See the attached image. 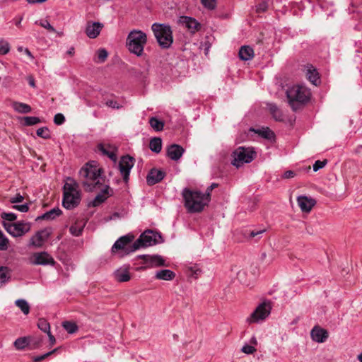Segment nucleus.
I'll list each match as a JSON object with an SVG mask.
<instances>
[{"label":"nucleus","mask_w":362,"mask_h":362,"mask_svg":"<svg viewBox=\"0 0 362 362\" xmlns=\"http://www.w3.org/2000/svg\"><path fill=\"white\" fill-rule=\"evenodd\" d=\"M182 195L185 201V206L189 213H199L208 204L204 194L199 191H193L189 188L183 189Z\"/></svg>","instance_id":"obj_1"},{"label":"nucleus","mask_w":362,"mask_h":362,"mask_svg":"<svg viewBox=\"0 0 362 362\" xmlns=\"http://www.w3.org/2000/svg\"><path fill=\"white\" fill-rule=\"evenodd\" d=\"M288 104L293 111H297L310 100V92L301 86H293L286 90Z\"/></svg>","instance_id":"obj_2"},{"label":"nucleus","mask_w":362,"mask_h":362,"mask_svg":"<svg viewBox=\"0 0 362 362\" xmlns=\"http://www.w3.org/2000/svg\"><path fill=\"white\" fill-rule=\"evenodd\" d=\"M146 42L147 35L144 32L140 30H133L127 35L126 47L131 53L141 57L144 54Z\"/></svg>","instance_id":"obj_3"},{"label":"nucleus","mask_w":362,"mask_h":362,"mask_svg":"<svg viewBox=\"0 0 362 362\" xmlns=\"http://www.w3.org/2000/svg\"><path fill=\"white\" fill-rule=\"evenodd\" d=\"M103 172L101 168H98L96 166L86 163L79 171V175L86 179L83 181L82 184L85 187V190L87 192L93 191L98 185H101L99 180H97Z\"/></svg>","instance_id":"obj_4"},{"label":"nucleus","mask_w":362,"mask_h":362,"mask_svg":"<svg viewBox=\"0 0 362 362\" xmlns=\"http://www.w3.org/2000/svg\"><path fill=\"white\" fill-rule=\"evenodd\" d=\"M151 30L159 45L163 49H168L173 42V30L170 25L154 23Z\"/></svg>","instance_id":"obj_5"},{"label":"nucleus","mask_w":362,"mask_h":362,"mask_svg":"<svg viewBox=\"0 0 362 362\" xmlns=\"http://www.w3.org/2000/svg\"><path fill=\"white\" fill-rule=\"evenodd\" d=\"M163 242L164 240L160 233L146 230L134 242L129 252H134L141 247H147Z\"/></svg>","instance_id":"obj_6"},{"label":"nucleus","mask_w":362,"mask_h":362,"mask_svg":"<svg viewBox=\"0 0 362 362\" xmlns=\"http://www.w3.org/2000/svg\"><path fill=\"white\" fill-rule=\"evenodd\" d=\"M255 156L256 152L253 148L240 146L233 152L231 163L233 165L239 168L244 163H251Z\"/></svg>","instance_id":"obj_7"},{"label":"nucleus","mask_w":362,"mask_h":362,"mask_svg":"<svg viewBox=\"0 0 362 362\" xmlns=\"http://www.w3.org/2000/svg\"><path fill=\"white\" fill-rule=\"evenodd\" d=\"M5 230L13 237H21L30 230V224L24 221L16 223L3 222Z\"/></svg>","instance_id":"obj_8"},{"label":"nucleus","mask_w":362,"mask_h":362,"mask_svg":"<svg viewBox=\"0 0 362 362\" xmlns=\"http://www.w3.org/2000/svg\"><path fill=\"white\" fill-rule=\"evenodd\" d=\"M134 239V235L129 233L119 238L113 244L111 252L115 253L118 250H123L125 255H129L132 252H129L132 248V245H129Z\"/></svg>","instance_id":"obj_9"},{"label":"nucleus","mask_w":362,"mask_h":362,"mask_svg":"<svg viewBox=\"0 0 362 362\" xmlns=\"http://www.w3.org/2000/svg\"><path fill=\"white\" fill-rule=\"evenodd\" d=\"M271 311V306L269 303L264 302L259 305L257 308L252 312L247 321L250 323L257 322L260 320H264Z\"/></svg>","instance_id":"obj_10"},{"label":"nucleus","mask_w":362,"mask_h":362,"mask_svg":"<svg viewBox=\"0 0 362 362\" xmlns=\"http://www.w3.org/2000/svg\"><path fill=\"white\" fill-rule=\"evenodd\" d=\"M135 159L129 156L125 155L121 157L119 161V170L122 175L124 182H128L129 178L130 170L134 165Z\"/></svg>","instance_id":"obj_11"},{"label":"nucleus","mask_w":362,"mask_h":362,"mask_svg":"<svg viewBox=\"0 0 362 362\" xmlns=\"http://www.w3.org/2000/svg\"><path fill=\"white\" fill-rule=\"evenodd\" d=\"M137 258L143 260V263L146 264L144 267V269L168 266V264L165 263V260L163 257L159 255H139Z\"/></svg>","instance_id":"obj_12"},{"label":"nucleus","mask_w":362,"mask_h":362,"mask_svg":"<svg viewBox=\"0 0 362 362\" xmlns=\"http://www.w3.org/2000/svg\"><path fill=\"white\" fill-rule=\"evenodd\" d=\"M50 228H44L38 230L33 235L30 240L29 246L35 247H40L42 246L43 243L46 241L51 235Z\"/></svg>","instance_id":"obj_13"},{"label":"nucleus","mask_w":362,"mask_h":362,"mask_svg":"<svg viewBox=\"0 0 362 362\" xmlns=\"http://www.w3.org/2000/svg\"><path fill=\"white\" fill-rule=\"evenodd\" d=\"M81 202L79 191L71 193H64L62 205L66 209H72L78 206Z\"/></svg>","instance_id":"obj_14"},{"label":"nucleus","mask_w":362,"mask_h":362,"mask_svg":"<svg viewBox=\"0 0 362 362\" xmlns=\"http://www.w3.org/2000/svg\"><path fill=\"white\" fill-rule=\"evenodd\" d=\"M165 175V172L162 170H158L157 168L151 169L146 176L147 185L152 186L159 183L164 179Z\"/></svg>","instance_id":"obj_15"},{"label":"nucleus","mask_w":362,"mask_h":362,"mask_svg":"<svg viewBox=\"0 0 362 362\" xmlns=\"http://www.w3.org/2000/svg\"><path fill=\"white\" fill-rule=\"evenodd\" d=\"M179 22L192 33L198 31L201 28V24L192 17L182 16L180 18Z\"/></svg>","instance_id":"obj_16"},{"label":"nucleus","mask_w":362,"mask_h":362,"mask_svg":"<svg viewBox=\"0 0 362 362\" xmlns=\"http://www.w3.org/2000/svg\"><path fill=\"white\" fill-rule=\"evenodd\" d=\"M310 336L314 341L323 343L327 339L329 334L326 329L320 326H315L310 332Z\"/></svg>","instance_id":"obj_17"},{"label":"nucleus","mask_w":362,"mask_h":362,"mask_svg":"<svg viewBox=\"0 0 362 362\" xmlns=\"http://www.w3.org/2000/svg\"><path fill=\"white\" fill-rule=\"evenodd\" d=\"M35 259L33 261L34 264L37 265H54L55 261L52 256L46 252H41L34 254Z\"/></svg>","instance_id":"obj_18"},{"label":"nucleus","mask_w":362,"mask_h":362,"mask_svg":"<svg viewBox=\"0 0 362 362\" xmlns=\"http://www.w3.org/2000/svg\"><path fill=\"white\" fill-rule=\"evenodd\" d=\"M103 28V24L99 22L88 21L86 28V35L91 39L96 38Z\"/></svg>","instance_id":"obj_19"},{"label":"nucleus","mask_w":362,"mask_h":362,"mask_svg":"<svg viewBox=\"0 0 362 362\" xmlns=\"http://www.w3.org/2000/svg\"><path fill=\"white\" fill-rule=\"evenodd\" d=\"M185 149L180 145L171 144L167 148V156L173 160H178L183 155Z\"/></svg>","instance_id":"obj_20"},{"label":"nucleus","mask_w":362,"mask_h":362,"mask_svg":"<svg viewBox=\"0 0 362 362\" xmlns=\"http://www.w3.org/2000/svg\"><path fill=\"white\" fill-rule=\"evenodd\" d=\"M297 202L303 212H310L313 207L316 204L315 199L306 196H299L297 198Z\"/></svg>","instance_id":"obj_21"},{"label":"nucleus","mask_w":362,"mask_h":362,"mask_svg":"<svg viewBox=\"0 0 362 362\" xmlns=\"http://www.w3.org/2000/svg\"><path fill=\"white\" fill-rule=\"evenodd\" d=\"M109 190L110 187L108 185H106L104 189H102L101 192L99 193L95 199L88 204V206H98L102 203H103L107 198L108 197L109 194Z\"/></svg>","instance_id":"obj_22"},{"label":"nucleus","mask_w":362,"mask_h":362,"mask_svg":"<svg viewBox=\"0 0 362 362\" xmlns=\"http://www.w3.org/2000/svg\"><path fill=\"white\" fill-rule=\"evenodd\" d=\"M238 56L240 59L243 61L250 60L254 57V50L250 46H242L239 50Z\"/></svg>","instance_id":"obj_23"},{"label":"nucleus","mask_w":362,"mask_h":362,"mask_svg":"<svg viewBox=\"0 0 362 362\" xmlns=\"http://www.w3.org/2000/svg\"><path fill=\"white\" fill-rule=\"evenodd\" d=\"M267 107L272 117L278 122L284 121V115L282 111L278 107L275 103H268Z\"/></svg>","instance_id":"obj_24"},{"label":"nucleus","mask_w":362,"mask_h":362,"mask_svg":"<svg viewBox=\"0 0 362 362\" xmlns=\"http://www.w3.org/2000/svg\"><path fill=\"white\" fill-rule=\"evenodd\" d=\"M175 277V273L170 269H162L156 272L155 278L156 279L171 281Z\"/></svg>","instance_id":"obj_25"},{"label":"nucleus","mask_w":362,"mask_h":362,"mask_svg":"<svg viewBox=\"0 0 362 362\" xmlns=\"http://www.w3.org/2000/svg\"><path fill=\"white\" fill-rule=\"evenodd\" d=\"M112 148V147L110 145H108L107 148H106L103 144H99L98 145V149L103 155L107 156L110 160L116 162L117 157L115 151L110 150Z\"/></svg>","instance_id":"obj_26"},{"label":"nucleus","mask_w":362,"mask_h":362,"mask_svg":"<svg viewBox=\"0 0 362 362\" xmlns=\"http://www.w3.org/2000/svg\"><path fill=\"white\" fill-rule=\"evenodd\" d=\"M254 131L256 134H257L261 137L272 141L275 139V134L273 131H272L269 127H262L261 129H258L255 130L254 129H251Z\"/></svg>","instance_id":"obj_27"},{"label":"nucleus","mask_w":362,"mask_h":362,"mask_svg":"<svg viewBox=\"0 0 362 362\" xmlns=\"http://www.w3.org/2000/svg\"><path fill=\"white\" fill-rule=\"evenodd\" d=\"M11 106L16 112L22 114L30 113L32 111L31 107L24 103L14 101L12 103Z\"/></svg>","instance_id":"obj_28"},{"label":"nucleus","mask_w":362,"mask_h":362,"mask_svg":"<svg viewBox=\"0 0 362 362\" xmlns=\"http://www.w3.org/2000/svg\"><path fill=\"white\" fill-rule=\"evenodd\" d=\"M62 211L59 208L57 207V208H54V209L49 210V211H47L46 213L43 214L42 216H38L36 220H38V219L53 220L56 217H58L60 215H62Z\"/></svg>","instance_id":"obj_29"},{"label":"nucleus","mask_w":362,"mask_h":362,"mask_svg":"<svg viewBox=\"0 0 362 362\" xmlns=\"http://www.w3.org/2000/svg\"><path fill=\"white\" fill-rule=\"evenodd\" d=\"M306 75L309 81L313 84L316 86L320 82L319 74L312 65L308 66Z\"/></svg>","instance_id":"obj_30"},{"label":"nucleus","mask_w":362,"mask_h":362,"mask_svg":"<svg viewBox=\"0 0 362 362\" xmlns=\"http://www.w3.org/2000/svg\"><path fill=\"white\" fill-rule=\"evenodd\" d=\"M11 270L7 267H0V288L11 279Z\"/></svg>","instance_id":"obj_31"},{"label":"nucleus","mask_w":362,"mask_h":362,"mask_svg":"<svg viewBox=\"0 0 362 362\" xmlns=\"http://www.w3.org/2000/svg\"><path fill=\"white\" fill-rule=\"evenodd\" d=\"M149 148L153 153H160L162 149V139L160 137H153L150 141Z\"/></svg>","instance_id":"obj_32"},{"label":"nucleus","mask_w":362,"mask_h":362,"mask_svg":"<svg viewBox=\"0 0 362 362\" xmlns=\"http://www.w3.org/2000/svg\"><path fill=\"white\" fill-rule=\"evenodd\" d=\"M67 180L70 181V182H66L64 185L63 189L64 193H71L74 192H77L78 183L71 177H68Z\"/></svg>","instance_id":"obj_33"},{"label":"nucleus","mask_w":362,"mask_h":362,"mask_svg":"<svg viewBox=\"0 0 362 362\" xmlns=\"http://www.w3.org/2000/svg\"><path fill=\"white\" fill-rule=\"evenodd\" d=\"M149 124L156 132L162 131L164 127V122L156 117L149 119Z\"/></svg>","instance_id":"obj_34"},{"label":"nucleus","mask_w":362,"mask_h":362,"mask_svg":"<svg viewBox=\"0 0 362 362\" xmlns=\"http://www.w3.org/2000/svg\"><path fill=\"white\" fill-rule=\"evenodd\" d=\"M62 327L69 334H74L76 332L78 329L77 325L71 321L63 322Z\"/></svg>","instance_id":"obj_35"},{"label":"nucleus","mask_w":362,"mask_h":362,"mask_svg":"<svg viewBox=\"0 0 362 362\" xmlns=\"http://www.w3.org/2000/svg\"><path fill=\"white\" fill-rule=\"evenodd\" d=\"M15 304L21 309L23 314L28 315L29 313L30 306L25 300L18 299L16 300Z\"/></svg>","instance_id":"obj_36"},{"label":"nucleus","mask_w":362,"mask_h":362,"mask_svg":"<svg viewBox=\"0 0 362 362\" xmlns=\"http://www.w3.org/2000/svg\"><path fill=\"white\" fill-rule=\"evenodd\" d=\"M30 343L29 339L27 337H20L14 341V346L18 350H22Z\"/></svg>","instance_id":"obj_37"},{"label":"nucleus","mask_w":362,"mask_h":362,"mask_svg":"<svg viewBox=\"0 0 362 362\" xmlns=\"http://www.w3.org/2000/svg\"><path fill=\"white\" fill-rule=\"evenodd\" d=\"M22 119L24 121L23 124L26 127L35 125L41 122L39 117L32 116L23 117Z\"/></svg>","instance_id":"obj_38"},{"label":"nucleus","mask_w":362,"mask_h":362,"mask_svg":"<svg viewBox=\"0 0 362 362\" xmlns=\"http://www.w3.org/2000/svg\"><path fill=\"white\" fill-rule=\"evenodd\" d=\"M115 276L117 280L119 282H127L130 280V275L127 270L117 271Z\"/></svg>","instance_id":"obj_39"},{"label":"nucleus","mask_w":362,"mask_h":362,"mask_svg":"<svg viewBox=\"0 0 362 362\" xmlns=\"http://www.w3.org/2000/svg\"><path fill=\"white\" fill-rule=\"evenodd\" d=\"M35 24L40 25L50 33H57L55 28L49 23L47 19L36 21Z\"/></svg>","instance_id":"obj_40"},{"label":"nucleus","mask_w":362,"mask_h":362,"mask_svg":"<svg viewBox=\"0 0 362 362\" xmlns=\"http://www.w3.org/2000/svg\"><path fill=\"white\" fill-rule=\"evenodd\" d=\"M37 327L41 331L44 332L45 333L48 334L49 332H50L49 323L43 318L39 319L37 322Z\"/></svg>","instance_id":"obj_41"},{"label":"nucleus","mask_w":362,"mask_h":362,"mask_svg":"<svg viewBox=\"0 0 362 362\" xmlns=\"http://www.w3.org/2000/svg\"><path fill=\"white\" fill-rule=\"evenodd\" d=\"M200 2L205 8L209 11H213L216 8V0H200Z\"/></svg>","instance_id":"obj_42"},{"label":"nucleus","mask_w":362,"mask_h":362,"mask_svg":"<svg viewBox=\"0 0 362 362\" xmlns=\"http://www.w3.org/2000/svg\"><path fill=\"white\" fill-rule=\"evenodd\" d=\"M37 135L45 139H48L51 137L49 129L47 127L39 128L36 132Z\"/></svg>","instance_id":"obj_43"},{"label":"nucleus","mask_w":362,"mask_h":362,"mask_svg":"<svg viewBox=\"0 0 362 362\" xmlns=\"http://www.w3.org/2000/svg\"><path fill=\"white\" fill-rule=\"evenodd\" d=\"M108 56V52L105 49H100L98 51L97 54V62L98 63H103L105 62Z\"/></svg>","instance_id":"obj_44"},{"label":"nucleus","mask_w":362,"mask_h":362,"mask_svg":"<svg viewBox=\"0 0 362 362\" xmlns=\"http://www.w3.org/2000/svg\"><path fill=\"white\" fill-rule=\"evenodd\" d=\"M10 51L9 43L4 39L0 40V54L5 55Z\"/></svg>","instance_id":"obj_45"},{"label":"nucleus","mask_w":362,"mask_h":362,"mask_svg":"<svg viewBox=\"0 0 362 362\" xmlns=\"http://www.w3.org/2000/svg\"><path fill=\"white\" fill-rule=\"evenodd\" d=\"M84 225L82 226H77L76 225H72L69 228V231L71 235L74 236L78 237L82 234L83 230Z\"/></svg>","instance_id":"obj_46"},{"label":"nucleus","mask_w":362,"mask_h":362,"mask_svg":"<svg viewBox=\"0 0 362 362\" xmlns=\"http://www.w3.org/2000/svg\"><path fill=\"white\" fill-rule=\"evenodd\" d=\"M8 239L4 235L0 230V250H6L8 249Z\"/></svg>","instance_id":"obj_47"},{"label":"nucleus","mask_w":362,"mask_h":362,"mask_svg":"<svg viewBox=\"0 0 362 362\" xmlns=\"http://www.w3.org/2000/svg\"><path fill=\"white\" fill-rule=\"evenodd\" d=\"M59 349V348H55L53 350L45 354H42V355H40V356H35L33 358V362H40L42 361V360L45 359L46 358H47L48 356H51L52 354H53L54 353L57 352V350Z\"/></svg>","instance_id":"obj_48"},{"label":"nucleus","mask_w":362,"mask_h":362,"mask_svg":"<svg viewBox=\"0 0 362 362\" xmlns=\"http://www.w3.org/2000/svg\"><path fill=\"white\" fill-rule=\"evenodd\" d=\"M218 187V184L212 183L210 186H209L206 190L205 193H203L205 200L208 202L210 201L211 192V191Z\"/></svg>","instance_id":"obj_49"},{"label":"nucleus","mask_w":362,"mask_h":362,"mask_svg":"<svg viewBox=\"0 0 362 362\" xmlns=\"http://www.w3.org/2000/svg\"><path fill=\"white\" fill-rule=\"evenodd\" d=\"M1 217L5 221H13L17 218V216L14 213H6L3 212L1 214Z\"/></svg>","instance_id":"obj_50"},{"label":"nucleus","mask_w":362,"mask_h":362,"mask_svg":"<svg viewBox=\"0 0 362 362\" xmlns=\"http://www.w3.org/2000/svg\"><path fill=\"white\" fill-rule=\"evenodd\" d=\"M327 160H316L315 162V163L313 164V170L315 172H317V170H319L320 169H322V168H324L325 166V165L327 164Z\"/></svg>","instance_id":"obj_51"},{"label":"nucleus","mask_w":362,"mask_h":362,"mask_svg":"<svg viewBox=\"0 0 362 362\" xmlns=\"http://www.w3.org/2000/svg\"><path fill=\"white\" fill-rule=\"evenodd\" d=\"M65 122V117L62 113H57L54 117V122L57 125H61Z\"/></svg>","instance_id":"obj_52"},{"label":"nucleus","mask_w":362,"mask_h":362,"mask_svg":"<svg viewBox=\"0 0 362 362\" xmlns=\"http://www.w3.org/2000/svg\"><path fill=\"white\" fill-rule=\"evenodd\" d=\"M241 351L245 353V354H253L255 351H256V349L255 348V346H251V345H249V344H245L242 349H241Z\"/></svg>","instance_id":"obj_53"},{"label":"nucleus","mask_w":362,"mask_h":362,"mask_svg":"<svg viewBox=\"0 0 362 362\" xmlns=\"http://www.w3.org/2000/svg\"><path fill=\"white\" fill-rule=\"evenodd\" d=\"M105 105L110 107H112L113 109H119L122 107V106L115 100H107L105 102Z\"/></svg>","instance_id":"obj_54"},{"label":"nucleus","mask_w":362,"mask_h":362,"mask_svg":"<svg viewBox=\"0 0 362 362\" xmlns=\"http://www.w3.org/2000/svg\"><path fill=\"white\" fill-rule=\"evenodd\" d=\"M12 208L21 212H27L29 210V206L28 204L13 205Z\"/></svg>","instance_id":"obj_55"},{"label":"nucleus","mask_w":362,"mask_h":362,"mask_svg":"<svg viewBox=\"0 0 362 362\" xmlns=\"http://www.w3.org/2000/svg\"><path fill=\"white\" fill-rule=\"evenodd\" d=\"M268 4L265 1H262L257 5V12H264L267 10Z\"/></svg>","instance_id":"obj_56"},{"label":"nucleus","mask_w":362,"mask_h":362,"mask_svg":"<svg viewBox=\"0 0 362 362\" xmlns=\"http://www.w3.org/2000/svg\"><path fill=\"white\" fill-rule=\"evenodd\" d=\"M24 199L23 196H22L21 194H16L15 197L10 199V202L15 204V203H19L22 202Z\"/></svg>","instance_id":"obj_57"},{"label":"nucleus","mask_w":362,"mask_h":362,"mask_svg":"<svg viewBox=\"0 0 362 362\" xmlns=\"http://www.w3.org/2000/svg\"><path fill=\"white\" fill-rule=\"evenodd\" d=\"M296 175V173L293 170H287L284 172V175H282V177L284 179H289L292 178Z\"/></svg>","instance_id":"obj_58"},{"label":"nucleus","mask_w":362,"mask_h":362,"mask_svg":"<svg viewBox=\"0 0 362 362\" xmlns=\"http://www.w3.org/2000/svg\"><path fill=\"white\" fill-rule=\"evenodd\" d=\"M264 232H265L264 229L259 230H252L250 231L249 237L250 238H255V237H256V236H257L259 235H261Z\"/></svg>","instance_id":"obj_59"},{"label":"nucleus","mask_w":362,"mask_h":362,"mask_svg":"<svg viewBox=\"0 0 362 362\" xmlns=\"http://www.w3.org/2000/svg\"><path fill=\"white\" fill-rule=\"evenodd\" d=\"M42 341V338H39V339H33L32 341V342H31L33 348L35 349V348L40 347V346L41 345Z\"/></svg>","instance_id":"obj_60"},{"label":"nucleus","mask_w":362,"mask_h":362,"mask_svg":"<svg viewBox=\"0 0 362 362\" xmlns=\"http://www.w3.org/2000/svg\"><path fill=\"white\" fill-rule=\"evenodd\" d=\"M49 337V341L51 345H54L56 343L55 337L52 334L51 332L47 334Z\"/></svg>","instance_id":"obj_61"},{"label":"nucleus","mask_w":362,"mask_h":362,"mask_svg":"<svg viewBox=\"0 0 362 362\" xmlns=\"http://www.w3.org/2000/svg\"><path fill=\"white\" fill-rule=\"evenodd\" d=\"M24 52L25 54H27L31 59H34V57L33 55L32 54V53L30 52V51L28 49V48H25L24 49Z\"/></svg>","instance_id":"obj_62"},{"label":"nucleus","mask_w":362,"mask_h":362,"mask_svg":"<svg viewBox=\"0 0 362 362\" xmlns=\"http://www.w3.org/2000/svg\"><path fill=\"white\" fill-rule=\"evenodd\" d=\"M28 83H29V85L32 87H35V81H34V78H32V77H29L28 78Z\"/></svg>","instance_id":"obj_63"},{"label":"nucleus","mask_w":362,"mask_h":362,"mask_svg":"<svg viewBox=\"0 0 362 362\" xmlns=\"http://www.w3.org/2000/svg\"><path fill=\"white\" fill-rule=\"evenodd\" d=\"M67 54H69L71 56H72L74 54V47H71L67 52H66Z\"/></svg>","instance_id":"obj_64"}]
</instances>
